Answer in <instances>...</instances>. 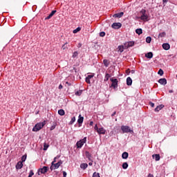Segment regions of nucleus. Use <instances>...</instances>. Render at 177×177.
Listing matches in <instances>:
<instances>
[{
	"label": "nucleus",
	"instance_id": "f257e3e1",
	"mask_svg": "<svg viewBox=\"0 0 177 177\" xmlns=\"http://www.w3.org/2000/svg\"><path fill=\"white\" fill-rule=\"evenodd\" d=\"M140 20H142V21H149V14H147L146 10H141V11L140 12Z\"/></svg>",
	"mask_w": 177,
	"mask_h": 177
},
{
	"label": "nucleus",
	"instance_id": "f03ea898",
	"mask_svg": "<svg viewBox=\"0 0 177 177\" xmlns=\"http://www.w3.org/2000/svg\"><path fill=\"white\" fill-rule=\"evenodd\" d=\"M46 125V121H43L42 122H39L35 124L33 127L32 131L33 132H38V131H41Z\"/></svg>",
	"mask_w": 177,
	"mask_h": 177
},
{
	"label": "nucleus",
	"instance_id": "7ed1b4c3",
	"mask_svg": "<svg viewBox=\"0 0 177 177\" xmlns=\"http://www.w3.org/2000/svg\"><path fill=\"white\" fill-rule=\"evenodd\" d=\"M122 133H133V130L129 126L122 125L120 127Z\"/></svg>",
	"mask_w": 177,
	"mask_h": 177
},
{
	"label": "nucleus",
	"instance_id": "20e7f679",
	"mask_svg": "<svg viewBox=\"0 0 177 177\" xmlns=\"http://www.w3.org/2000/svg\"><path fill=\"white\" fill-rule=\"evenodd\" d=\"M86 143V137H84L83 139L79 140L76 143L77 149H82V146Z\"/></svg>",
	"mask_w": 177,
	"mask_h": 177
},
{
	"label": "nucleus",
	"instance_id": "39448f33",
	"mask_svg": "<svg viewBox=\"0 0 177 177\" xmlns=\"http://www.w3.org/2000/svg\"><path fill=\"white\" fill-rule=\"evenodd\" d=\"M110 81L112 82L111 83L112 88H113L114 89H115V88H118V80L117 79L111 78Z\"/></svg>",
	"mask_w": 177,
	"mask_h": 177
},
{
	"label": "nucleus",
	"instance_id": "423d86ee",
	"mask_svg": "<svg viewBox=\"0 0 177 177\" xmlns=\"http://www.w3.org/2000/svg\"><path fill=\"white\" fill-rule=\"evenodd\" d=\"M62 164H63V161L62 160H59L58 161V162L57 163H54L53 166L50 167V169H57V168H59V167H60V165H62Z\"/></svg>",
	"mask_w": 177,
	"mask_h": 177
},
{
	"label": "nucleus",
	"instance_id": "0eeeda50",
	"mask_svg": "<svg viewBox=\"0 0 177 177\" xmlns=\"http://www.w3.org/2000/svg\"><path fill=\"white\" fill-rule=\"evenodd\" d=\"M112 28H113L114 30H120V27H122V24H121V23L118 22V23H113L111 25Z\"/></svg>",
	"mask_w": 177,
	"mask_h": 177
},
{
	"label": "nucleus",
	"instance_id": "6e6552de",
	"mask_svg": "<svg viewBox=\"0 0 177 177\" xmlns=\"http://www.w3.org/2000/svg\"><path fill=\"white\" fill-rule=\"evenodd\" d=\"M95 77V73H92L91 75H88L85 81L87 84H91V80Z\"/></svg>",
	"mask_w": 177,
	"mask_h": 177
},
{
	"label": "nucleus",
	"instance_id": "1a4fd4ad",
	"mask_svg": "<svg viewBox=\"0 0 177 177\" xmlns=\"http://www.w3.org/2000/svg\"><path fill=\"white\" fill-rule=\"evenodd\" d=\"M48 169H49L48 167L44 166L43 168L39 170L38 171L39 175H40V174H46V172H48Z\"/></svg>",
	"mask_w": 177,
	"mask_h": 177
},
{
	"label": "nucleus",
	"instance_id": "9d476101",
	"mask_svg": "<svg viewBox=\"0 0 177 177\" xmlns=\"http://www.w3.org/2000/svg\"><path fill=\"white\" fill-rule=\"evenodd\" d=\"M97 133L99 135H105L106 134V129H104V128H103V127H100L97 130Z\"/></svg>",
	"mask_w": 177,
	"mask_h": 177
},
{
	"label": "nucleus",
	"instance_id": "9b49d317",
	"mask_svg": "<svg viewBox=\"0 0 177 177\" xmlns=\"http://www.w3.org/2000/svg\"><path fill=\"white\" fill-rule=\"evenodd\" d=\"M82 122H84V117L80 115L77 120V124L81 127V125H82Z\"/></svg>",
	"mask_w": 177,
	"mask_h": 177
},
{
	"label": "nucleus",
	"instance_id": "f8f14e48",
	"mask_svg": "<svg viewBox=\"0 0 177 177\" xmlns=\"http://www.w3.org/2000/svg\"><path fill=\"white\" fill-rule=\"evenodd\" d=\"M158 82L160 85H167V79L161 78L158 80Z\"/></svg>",
	"mask_w": 177,
	"mask_h": 177
},
{
	"label": "nucleus",
	"instance_id": "ddd939ff",
	"mask_svg": "<svg viewBox=\"0 0 177 177\" xmlns=\"http://www.w3.org/2000/svg\"><path fill=\"white\" fill-rule=\"evenodd\" d=\"M23 168V162L19 161L16 165V169H21Z\"/></svg>",
	"mask_w": 177,
	"mask_h": 177
},
{
	"label": "nucleus",
	"instance_id": "4468645a",
	"mask_svg": "<svg viewBox=\"0 0 177 177\" xmlns=\"http://www.w3.org/2000/svg\"><path fill=\"white\" fill-rule=\"evenodd\" d=\"M124 16V13L122 12L114 14L113 17H118V19Z\"/></svg>",
	"mask_w": 177,
	"mask_h": 177
},
{
	"label": "nucleus",
	"instance_id": "2eb2a0df",
	"mask_svg": "<svg viewBox=\"0 0 177 177\" xmlns=\"http://www.w3.org/2000/svg\"><path fill=\"white\" fill-rule=\"evenodd\" d=\"M162 48L165 49V50H169V49L171 48L169 46V44L168 43H165L162 44Z\"/></svg>",
	"mask_w": 177,
	"mask_h": 177
},
{
	"label": "nucleus",
	"instance_id": "dca6fc26",
	"mask_svg": "<svg viewBox=\"0 0 177 177\" xmlns=\"http://www.w3.org/2000/svg\"><path fill=\"white\" fill-rule=\"evenodd\" d=\"M127 85H128V86H131V85H132V78L130 77L127 78Z\"/></svg>",
	"mask_w": 177,
	"mask_h": 177
},
{
	"label": "nucleus",
	"instance_id": "f3484780",
	"mask_svg": "<svg viewBox=\"0 0 177 177\" xmlns=\"http://www.w3.org/2000/svg\"><path fill=\"white\" fill-rule=\"evenodd\" d=\"M111 75H110V74L106 73H105V77L104 79V82H107V81H109V79L111 78Z\"/></svg>",
	"mask_w": 177,
	"mask_h": 177
},
{
	"label": "nucleus",
	"instance_id": "a211bd4d",
	"mask_svg": "<svg viewBox=\"0 0 177 177\" xmlns=\"http://www.w3.org/2000/svg\"><path fill=\"white\" fill-rule=\"evenodd\" d=\"M164 107V105L160 104L158 106L156 107V109H154V111H156V113H158V111H160V110H161L162 108Z\"/></svg>",
	"mask_w": 177,
	"mask_h": 177
},
{
	"label": "nucleus",
	"instance_id": "6ab92c4d",
	"mask_svg": "<svg viewBox=\"0 0 177 177\" xmlns=\"http://www.w3.org/2000/svg\"><path fill=\"white\" fill-rule=\"evenodd\" d=\"M129 154L128 153V152H124L122 154V158H123V160H127V158H128Z\"/></svg>",
	"mask_w": 177,
	"mask_h": 177
},
{
	"label": "nucleus",
	"instance_id": "aec40b11",
	"mask_svg": "<svg viewBox=\"0 0 177 177\" xmlns=\"http://www.w3.org/2000/svg\"><path fill=\"white\" fill-rule=\"evenodd\" d=\"M145 57H147V59H153V53L151 52L147 53L145 55Z\"/></svg>",
	"mask_w": 177,
	"mask_h": 177
},
{
	"label": "nucleus",
	"instance_id": "412c9836",
	"mask_svg": "<svg viewBox=\"0 0 177 177\" xmlns=\"http://www.w3.org/2000/svg\"><path fill=\"white\" fill-rule=\"evenodd\" d=\"M80 168H82V169H86L88 168V164L87 163H82L80 165Z\"/></svg>",
	"mask_w": 177,
	"mask_h": 177
},
{
	"label": "nucleus",
	"instance_id": "4be33fe9",
	"mask_svg": "<svg viewBox=\"0 0 177 177\" xmlns=\"http://www.w3.org/2000/svg\"><path fill=\"white\" fill-rule=\"evenodd\" d=\"M152 157L153 158H155L156 161H160V154H155V155H153Z\"/></svg>",
	"mask_w": 177,
	"mask_h": 177
},
{
	"label": "nucleus",
	"instance_id": "5701e85b",
	"mask_svg": "<svg viewBox=\"0 0 177 177\" xmlns=\"http://www.w3.org/2000/svg\"><path fill=\"white\" fill-rule=\"evenodd\" d=\"M103 64L105 67H107L110 64V62H109L107 59H104L103 60Z\"/></svg>",
	"mask_w": 177,
	"mask_h": 177
},
{
	"label": "nucleus",
	"instance_id": "b1692460",
	"mask_svg": "<svg viewBox=\"0 0 177 177\" xmlns=\"http://www.w3.org/2000/svg\"><path fill=\"white\" fill-rule=\"evenodd\" d=\"M86 157L91 161V157H92V155L91 153H89V151H86Z\"/></svg>",
	"mask_w": 177,
	"mask_h": 177
},
{
	"label": "nucleus",
	"instance_id": "393cba45",
	"mask_svg": "<svg viewBox=\"0 0 177 177\" xmlns=\"http://www.w3.org/2000/svg\"><path fill=\"white\" fill-rule=\"evenodd\" d=\"M118 52H120V53H122L124 52V46H119L118 47Z\"/></svg>",
	"mask_w": 177,
	"mask_h": 177
},
{
	"label": "nucleus",
	"instance_id": "a878e982",
	"mask_svg": "<svg viewBox=\"0 0 177 177\" xmlns=\"http://www.w3.org/2000/svg\"><path fill=\"white\" fill-rule=\"evenodd\" d=\"M75 95L76 96H81L82 95V90H79L77 91H75Z\"/></svg>",
	"mask_w": 177,
	"mask_h": 177
},
{
	"label": "nucleus",
	"instance_id": "bb28decb",
	"mask_svg": "<svg viewBox=\"0 0 177 177\" xmlns=\"http://www.w3.org/2000/svg\"><path fill=\"white\" fill-rule=\"evenodd\" d=\"M58 158H60V156H59V155L57 156L55 158H54V160L51 163L52 166L55 165V162H56V160H57Z\"/></svg>",
	"mask_w": 177,
	"mask_h": 177
},
{
	"label": "nucleus",
	"instance_id": "cd10ccee",
	"mask_svg": "<svg viewBox=\"0 0 177 177\" xmlns=\"http://www.w3.org/2000/svg\"><path fill=\"white\" fill-rule=\"evenodd\" d=\"M136 32L138 35H140V34H142L143 32V30H142V28H138V29L136 30Z\"/></svg>",
	"mask_w": 177,
	"mask_h": 177
},
{
	"label": "nucleus",
	"instance_id": "c85d7f7f",
	"mask_svg": "<svg viewBox=\"0 0 177 177\" xmlns=\"http://www.w3.org/2000/svg\"><path fill=\"white\" fill-rule=\"evenodd\" d=\"M58 114L59 115H64V114H66V112H64V110H63V109H59L58 111Z\"/></svg>",
	"mask_w": 177,
	"mask_h": 177
},
{
	"label": "nucleus",
	"instance_id": "c756f323",
	"mask_svg": "<svg viewBox=\"0 0 177 177\" xmlns=\"http://www.w3.org/2000/svg\"><path fill=\"white\" fill-rule=\"evenodd\" d=\"M79 31H81L80 27H77L76 29L73 30V34H77V32H79Z\"/></svg>",
	"mask_w": 177,
	"mask_h": 177
},
{
	"label": "nucleus",
	"instance_id": "7c9ffc66",
	"mask_svg": "<svg viewBox=\"0 0 177 177\" xmlns=\"http://www.w3.org/2000/svg\"><path fill=\"white\" fill-rule=\"evenodd\" d=\"M26 160H27V155L22 156L21 162L24 163L26 161Z\"/></svg>",
	"mask_w": 177,
	"mask_h": 177
},
{
	"label": "nucleus",
	"instance_id": "2f4dec72",
	"mask_svg": "<svg viewBox=\"0 0 177 177\" xmlns=\"http://www.w3.org/2000/svg\"><path fill=\"white\" fill-rule=\"evenodd\" d=\"M128 162H124L122 165L123 169H127L128 168Z\"/></svg>",
	"mask_w": 177,
	"mask_h": 177
},
{
	"label": "nucleus",
	"instance_id": "473e14b6",
	"mask_svg": "<svg viewBox=\"0 0 177 177\" xmlns=\"http://www.w3.org/2000/svg\"><path fill=\"white\" fill-rule=\"evenodd\" d=\"M48 147H49V145H48L46 142L44 143V150L46 151V150H48Z\"/></svg>",
	"mask_w": 177,
	"mask_h": 177
},
{
	"label": "nucleus",
	"instance_id": "72a5a7b5",
	"mask_svg": "<svg viewBox=\"0 0 177 177\" xmlns=\"http://www.w3.org/2000/svg\"><path fill=\"white\" fill-rule=\"evenodd\" d=\"M77 56H78V52L75 51V52L73 53L72 57H73V59H75V57H77Z\"/></svg>",
	"mask_w": 177,
	"mask_h": 177
},
{
	"label": "nucleus",
	"instance_id": "f704fd0d",
	"mask_svg": "<svg viewBox=\"0 0 177 177\" xmlns=\"http://www.w3.org/2000/svg\"><path fill=\"white\" fill-rule=\"evenodd\" d=\"M150 42H151V37H147L146 38V43L147 44H150Z\"/></svg>",
	"mask_w": 177,
	"mask_h": 177
},
{
	"label": "nucleus",
	"instance_id": "c9c22d12",
	"mask_svg": "<svg viewBox=\"0 0 177 177\" xmlns=\"http://www.w3.org/2000/svg\"><path fill=\"white\" fill-rule=\"evenodd\" d=\"M75 121V117H73V118H71V120L70 122H69V124H70V125H73V124H74Z\"/></svg>",
	"mask_w": 177,
	"mask_h": 177
},
{
	"label": "nucleus",
	"instance_id": "e433bc0d",
	"mask_svg": "<svg viewBox=\"0 0 177 177\" xmlns=\"http://www.w3.org/2000/svg\"><path fill=\"white\" fill-rule=\"evenodd\" d=\"M165 35H166L165 32H162L159 34L158 37H160V38H163V37H165Z\"/></svg>",
	"mask_w": 177,
	"mask_h": 177
},
{
	"label": "nucleus",
	"instance_id": "4c0bfd02",
	"mask_svg": "<svg viewBox=\"0 0 177 177\" xmlns=\"http://www.w3.org/2000/svg\"><path fill=\"white\" fill-rule=\"evenodd\" d=\"M93 177H100V174L94 172L93 174Z\"/></svg>",
	"mask_w": 177,
	"mask_h": 177
},
{
	"label": "nucleus",
	"instance_id": "58836bf2",
	"mask_svg": "<svg viewBox=\"0 0 177 177\" xmlns=\"http://www.w3.org/2000/svg\"><path fill=\"white\" fill-rule=\"evenodd\" d=\"M158 74H159V75H164V71H162V69H160L158 72Z\"/></svg>",
	"mask_w": 177,
	"mask_h": 177
},
{
	"label": "nucleus",
	"instance_id": "ea45409f",
	"mask_svg": "<svg viewBox=\"0 0 177 177\" xmlns=\"http://www.w3.org/2000/svg\"><path fill=\"white\" fill-rule=\"evenodd\" d=\"M133 45H135V43L133 41L128 42V46L129 47L133 46Z\"/></svg>",
	"mask_w": 177,
	"mask_h": 177
},
{
	"label": "nucleus",
	"instance_id": "a19ab883",
	"mask_svg": "<svg viewBox=\"0 0 177 177\" xmlns=\"http://www.w3.org/2000/svg\"><path fill=\"white\" fill-rule=\"evenodd\" d=\"M67 43H65L62 46V48L63 49V50H65V49H67Z\"/></svg>",
	"mask_w": 177,
	"mask_h": 177
},
{
	"label": "nucleus",
	"instance_id": "79ce46f5",
	"mask_svg": "<svg viewBox=\"0 0 177 177\" xmlns=\"http://www.w3.org/2000/svg\"><path fill=\"white\" fill-rule=\"evenodd\" d=\"M32 176H34V171L32 170H30L28 177H32Z\"/></svg>",
	"mask_w": 177,
	"mask_h": 177
},
{
	"label": "nucleus",
	"instance_id": "37998d69",
	"mask_svg": "<svg viewBox=\"0 0 177 177\" xmlns=\"http://www.w3.org/2000/svg\"><path fill=\"white\" fill-rule=\"evenodd\" d=\"M105 35H106V32H100V37H105Z\"/></svg>",
	"mask_w": 177,
	"mask_h": 177
},
{
	"label": "nucleus",
	"instance_id": "c03bdc74",
	"mask_svg": "<svg viewBox=\"0 0 177 177\" xmlns=\"http://www.w3.org/2000/svg\"><path fill=\"white\" fill-rule=\"evenodd\" d=\"M65 84H66L68 86H71L73 85L71 82H65Z\"/></svg>",
	"mask_w": 177,
	"mask_h": 177
},
{
	"label": "nucleus",
	"instance_id": "a18cd8bd",
	"mask_svg": "<svg viewBox=\"0 0 177 177\" xmlns=\"http://www.w3.org/2000/svg\"><path fill=\"white\" fill-rule=\"evenodd\" d=\"M62 174L64 177H67V172L63 171Z\"/></svg>",
	"mask_w": 177,
	"mask_h": 177
},
{
	"label": "nucleus",
	"instance_id": "49530a36",
	"mask_svg": "<svg viewBox=\"0 0 177 177\" xmlns=\"http://www.w3.org/2000/svg\"><path fill=\"white\" fill-rule=\"evenodd\" d=\"M55 13H56V10H53L50 13V15H55Z\"/></svg>",
	"mask_w": 177,
	"mask_h": 177
},
{
	"label": "nucleus",
	"instance_id": "de8ad7c7",
	"mask_svg": "<svg viewBox=\"0 0 177 177\" xmlns=\"http://www.w3.org/2000/svg\"><path fill=\"white\" fill-rule=\"evenodd\" d=\"M149 105L151 106V107H154V103L151 102H149Z\"/></svg>",
	"mask_w": 177,
	"mask_h": 177
},
{
	"label": "nucleus",
	"instance_id": "09e8293b",
	"mask_svg": "<svg viewBox=\"0 0 177 177\" xmlns=\"http://www.w3.org/2000/svg\"><path fill=\"white\" fill-rule=\"evenodd\" d=\"M55 128H56L55 126H51L50 131H53V129H55Z\"/></svg>",
	"mask_w": 177,
	"mask_h": 177
},
{
	"label": "nucleus",
	"instance_id": "8fccbe9b",
	"mask_svg": "<svg viewBox=\"0 0 177 177\" xmlns=\"http://www.w3.org/2000/svg\"><path fill=\"white\" fill-rule=\"evenodd\" d=\"M94 129H95V131H97V130L99 129V127H97V125H95V126Z\"/></svg>",
	"mask_w": 177,
	"mask_h": 177
},
{
	"label": "nucleus",
	"instance_id": "3c124183",
	"mask_svg": "<svg viewBox=\"0 0 177 177\" xmlns=\"http://www.w3.org/2000/svg\"><path fill=\"white\" fill-rule=\"evenodd\" d=\"M115 114H117V111H114L111 117H114V115H115Z\"/></svg>",
	"mask_w": 177,
	"mask_h": 177
},
{
	"label": "nucleus",
	"instance_id": "603ef678",
	"mask_svg": "<svg viewBox=\"0 0 177 177\" xmlns=\"http://www.w3.org/2000/svg\"><path fill=\"white\" fill-rule=\"evenodd\" d=\"M52 17H50V15H48V17H46V20H49V19H51Z\"/></svg>",
	"mask_w": 177,
	"mask_h": 177
},
{
	"label": "nucleus",
	"instance_id": "864d4df0",
	"mask_svg": "<svg viewBox=\"0 0 177 177\" xmlns=\"http://www.w3.org/2000/svg\"><path fill=\"white\" fill-rule=\"evenodd\" d=\"M59 89H63V85L59 84Z\"/></svg>",
	"mask_w": 177,
	"mask_h": 177
},
{
	"label": "nucleus",
	"instance_id": "5fc2aeb1",
	"mask_svg": "<svg viewBox=\"0 0 177 177\" xmlns=\"http://www.w3.org/2000/svg\"><path fill=\"white\" fill-rule=\"evenodd\" d=\"M147 177H154V176H153V174H148Z\"/></svg>",
	"mask_w": 177,
	"mask_h": 177
},
{
	"label": "nucleus",
	"instance_id": "6e6d98bb",
	"mask_svg": "<svg viewBox=\"0 0 177 177\" xmlns=\"http://www.w3.org/2000/svg\"><path fill=\"white\" fill-rule=\"evenodd\" d=\"M88 165L92 166V165H93V164L92 163V162H90L88 163Z\"/></svg>",
	"mask_w": 177,
	"mask_h": 177
},
{
	"label": "nucleus",
	"instance_id": "4d7b16f0",
	"mask_svg": "<svg viewBox=\"0 0 177 177\" xmlns=\"http://www.w3.org/2000/svg\"><path fill=\"white\" fill-rule=\"evenodd\" d=\"M162 1H163V3H164L168 2V0H162Z\"/></svg>",
	"mask_w": 177,
	"mask_h": 177
},
{
	"label": "nucleus",
	"instance_id": "13d9d810",
	"mask_svg": "<svg viewBox=\"0 0 177 177\" xmlns=\"http://www.w3.org/2000/svg\"><path fill=\"white\" fill-rule=\"evenodd\" d=\"M131 74H135V71L132 70L131 71Z\"/></svg>",
	"mask_w": 177,
	"mask_h": 177
},
{
	"label": "nucleus",
	"instance_id": "bf43d9fd",
	"mask_svg": "<svg viewBox=\"0 0 177 177\" xmlns=\"http://www.w3.org/2000/svg\"><path fill=\"white\" fill-rule=\"evenodd\" d=\"M169 93H172V92H174L172 90H169Z\"/></svg>",
	"mask_w": 177,
	"mask_h": 177
},
{
	"label": "nucleus",
	"instance_id": "052dcab7",
	"mask_svg": "<svg viewBox=\"0 0 177 177\" xmlns=\"http://www.w3.org/2000/svg\"><path fill=\"white\" fill-rule=\"evenodd\" d=\"M92 124H93V122H90V125H92Z\"/></svg>",
	"mask_w": 177,
	"mask_h": 177
},
{
	"label": "nucleus",
	"instance_id": "680f3d73",
	"mask_svg": "<svg viewBox=\"0 0 177 177\" xmlns=\"http://www.w3.org/2000/svg\"><path fill=\"white\" fill-rule=\"evenodd\" d=\"M49 15H50V17H51L53 16V15H52V14H50Z\"/></svg>",
	"mask_w": 177,
	"mask_h": 177
},
{
	"label": "nucleus",
	"instance_id": "e2e57ef3",
	"mask_svg": "<svg viewBox=\"0 0 177 177\" xmlns=\"http://www.w3.org/2000/svg\"><path fill=\"white\" fill-rule=\"evenodd\" d=\"M126 72H127V73H129V70H127Z\"/></svg>",
	"mask_w": 177,
	"mask_h": 177
}]
</instances>
